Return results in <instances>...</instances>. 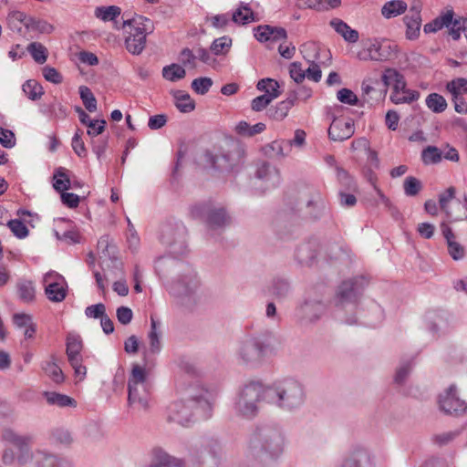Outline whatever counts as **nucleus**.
<instances>
[{"mask_svg":"<svg viewBox=\"0 0 467 467\" xmlns=\"http://www.w3.org/2000/svg\"><path fill=\"white\" fill-rule=\"evenodd\" d=\"M213 397L198 385L189 386L182 397L167 408V419L171 422L185 426L196 419L207 420L213 411Z\"/></svg>","mask_w":467,"mask_h":467,"instance_id":"f257e3e1","label":"nucleus"},{"mask_svg":"<svg viewBox=\"0 0 467 467\" xmlns=\"http://www.w3.org/2000/svg\"><path fill=\"white\" fill-rule=\"evenodd\" d=\"M285 439L282 431L274 426L257 427L249 436L244 454L262 465L276 462L283 454Z\"/></svg>","mask_w":467,"mask_h":467,"instance_id":"f03ea898","label":"nucleus"},{"mask_svg":"<svg viewBox=\"0 0 467 467\" xmlns=\"http://www.w3.org/2000/svg\"><path fill=\"white\" fill-rule=\"evenodd\" d=\"M306 399L304 385L293 378H285L265 386V401L282 410H296L304 405Z\"/></svg>","mask_w":467,"mask_h":467,"instance_id":"7ed1b4c3","label":"nucleus"},{"mask_svg":"<svg viewBox=\"0 0 467 467\" xmlns=\"http://www.w3.org/2000/svg\"><path fill=\"white\" fill-rule=\"evenodd\" d=\"M368 282L363 276L343 281L334 297L335 316L348 325L357 323L354 312Z\"/></svg>","mask_w":467,"mask_h":467,"instance_id":"20e7f679","label":"nucleus"},{"mask_svg":"<svg viewBox=\"0 0 467 467\" xmlns=\"http://www.w3.org/2000/svg\"><path fill=\"white\" fill-rule=\"evenodd\" d=\"M272 333L269 331L247 334L243 337L235 350L239 363L250 367L261 365L271 348Z\"/></svg>","mask_w":467,"mask_h":467,"instance_id":"39448f33","label":"nucleus"},{"mask_svg":"<svg viewBox=\"0 0 467 467\" xmlns=\"http://www.w3.org/2000/svg\"><path fill=\"white\" fill-rule=\"evenodd\" d=\"M265 387L258 382H250L242 387L234 400L233 410L238 417L252 420L257 416L260 402L265 401Z\"/></svg>","mask_w":467,"mask_h":467,"instance_id":"423d86ee","label":"nucleus"},{"mask_svg":"<svg viewBox=\"0 0 467 467\" xmlns=\"http://www.w3.org/2000/svg\"><path fill=\"white\" fill-rule=\"evenodd\" d=\"M150 400V385L143 368L135 365L128 382V405L138 410L147 411Z\"/></svg>","mask_w":467,"mask_h":467,"instance_id":"0eeeda50","label":"nucleus"},{"mask_svg":"<svg viewBox=\"0 0 467 467\" xmlns=\"http://www.w3.org/2000/svg\"><path fill=\"white\" fill-rule=\"evenodd\" d=\"M150 23L149 18L143 16L123 21L122 28L128 34L125 46L130 54L140 55L144 50L147 31L150 29L148 24Z\"/></svg>","mask_w":467,"mask_h":467,"instance_id":"6e6552de","label":"nucleus"},{"mask_svg":"<svg viewBox=\"0 0 467 467\" xmlns=\"http://www.w3.org/2000/svg\"><path fill=\"white\" fill-rule=\"evenodd\" d=\"M199 280L194 271L188 269L187 273L178 276L170 285V293L178 298L182 305L187 306L195 303Z\"/></svg>","mask_w":467,"mask_h":467,"instance_id":"1a4fd4ad","label":"nucleus"},{"mask_svg":"<svg viewBox=\"0 0 467 467\" xmlns=\"http://www.w3.org/2000/svg\"><path fill=\"white\" fill-rule=\"evenodd\" d=\"M187 230L182 223L165 224L161 228V241L175 257L187 253Z\"/></svg>","mask_w":467,"mask_h":467,"instance_id":"9d476101","label":"nucleus"},{"mask_svg":"<svg viewBox=\"0 0 467 467\" xmlns=\"http://www.w3.org/2000/svg\"><path fill=\"white\" fill-rule=\"evenodd\" d=\"M192 218L203 220L210 231L224 228L230 218L223 208H213L209 203H199L191 208Z\"/></svg>","mask_w":467,"mask_h":467,"instance_id":"9b49d317","label":"nucleus"},{"mask_svg":"<svg viewBox=\"0 0 467 467\" xmlns=\"http://www.w3.org/2000/svg\"><path fill=\"white\" fill-rule=\"evenodd\" d=\"M327 305L320 299L306 297L295 311L296 322L302 327L316 324L326 314Z\"/></svg>","mask_w":467,"mask_h":467,"instance_id":"f8f14e48","label":"nucleus"},{"mask_svg":"<svg viewBox=\"0 0 467 467\" xmlns=\"http://www.w3.org/2000/svg\"><path fill=\"white\" fill-rule=\"evenodd\" d=\"M66 353L68 362L75 370V374L81 379L86 376L87 368L82 365L81 350L83 348L82 338L77 334H68L66 343Z\"/></svg>","mask_w":467,"mask_h":467,"instance_id":"ddd939ff","label":"nucleus"},{"mask_svg":"<svg viewBox=\"0 0 467 467\" xmlns=\"http://www.w3.org/2000/svg\"><path fill=\"white\" fill-rule=\"evenodd\" d=\"M370 58L377 62H385L395 57L398 53V46L386 39L369 40Z\"/></svg>","mask_w":467,"mask_h":467,"instance_id":"4468645a","label":"nucleus"},{"mask_svg":"<svg viewBox=\"0 0 467 467\" xmlns=\"http://www.w3.org/2000/svg\"><path fill=\"white\" fill-rule=\"evenodd\" d=\"M255 177L267 190L277 187L281 181L279 171L267 161L257 163Z\"/></svg>","mask_w":467,"mask_h":467,"instance_id":"2eb2a0df","label":"nucleus"},{"mask_svg":"<svg viewBox=\"0 0 467 467\" xmlns=\"http://www.w3.org/2000/svg\"><path fill=\"white\" fill-rule=\"evenodd\" d=\"M338 467H374L370 452L363 447H354Z\"/></svg>","mask_w":467,"mask_h":467,"instance_id":"dca6fc26","label":"nucleus"},{"mask_svg":"<svg viewBox=\"0 0 467 467\" xmlns=\"http://www.w3.org/2000/svg\"><path fill=\"white\" fill-rule=\"evenodd\" d=\"M439 404L441 410L448 414H457L465 411L467 409V404L457 397L453 386H451L444 394L440 396Z\"/></svg>","mask_w":467,"mask_h":467,"instance_id":"f3484780","label":"nucleus"},{"mask_svg":"<svg viewBox=\"0 0 467 467\" xmlns=\"http://www.w3.org/2000/svg\"><path fill=\"white\" fill-rule=\"evenodd\" d=\"M355 132L352 119L335 118L328 128V137L334 141H343L349 139Z\"/></svg>","mask_w":467,"mask_h":467,"instance_id":"a211bd4d","label":"nucleus"},{"mask_svg":"<svg viewBox=\"0 0 467 467\" xmlns=\"http://www.w3.org/2000/svg\"><path fill=\"white\" fill-rule=\"evenodd\" d=\"M254 37L259 42H276L286 39L287 33L283 27L264 25L254 28Z\"/></svg>","mask_w":467,"mask_h":467,"instance_id":"6ab92c4d","label":"nucleus"},{"mask_svg":"<svg viewBox=\"0 0 467 467\" xmlns=\"http://www.w3.org/2000/svg\"><path fill=\"white\" fill-rule=\"evenodd\" d=\"M406 25V36L410 40L416 39L420 35L421 26L420 9L417 5H413L409 14L404 16Z\"/></svg>","mask_w":467,"mask_h":467,"instance_id":"aec40b11","label":"nucleus"},{"mask_svg":"<svg viewBox=\"0 0 467 467\" xmlns=\"http://www.w3.org/2000/svg\"><path fill=\"white\" fill-rule=\"evenodd\" d=\"M292 150V141L285 140H276L263 147L264 154L271 159L284 158L287 156Z\"/></svg>","mask_w":467,"mask_h":467,"instance_id":"412c9836","label":"nucleus"},{"mask_svg":"<svg viewBox=\"0 0 467 467\" xmlns=\"http://www.w3.org/2000/svg\"><path fill=\"white\" fill-rule=\"evenodd\" d=\"M306 208L311 218L319 219L327 210L326 200L319 192L315 191L306 202Z\"/></svg>","mask_w":467,"mask_h":467,"instance_id":"4be33fe9","label":"nucleus"},{"mask_svg":"<svg viewBox=\"0 0 467 467\" xmlns=\"http://www.w3.org/2000/svg\"><path fill=\"white\" fill-rule=\"evenodd\" d=\"M330 26L340 35L346 42L356 43L359 34L356 29L351 28L346 22L339 18H333L329 22Z\"/></svg>","mask_w":467,"mask_h":467,"instance_id":"5701e85b","label":"nucleus"},{"mask_svg":"<svg viewBox=\"0 0 467 467\" xmlns=\"http://www.w3.org/2000/svg\"><path fill=\"white\" fill-rule=\"evenodd\" d=\"M161 323L157 321L153 317H150V330L149 332V352L155 355L159 354L161 349Z\"/></svg>","mask_w":467,"mask_h":467,"instance_id":"b1692460","label":"nucleus"},{"mask_svg":"<svg viewBox=\"0 0 467 467\" xmlns=\"http://www.w3.org/2000/svg\"><path fill=\"white\" fill-rule=\"evenodd\" d=\"M45 294L51 302H62L67 294V283L66 280L57 284H48L45 287Z\"/></svg>","mask_w":467,"mask_h":467,"instance_id":"393cba45","label":"nucleus"},{"mask_svg":"<svg viewBox=\"0 0 467 467\" xmlns=\"http://www.w3.org/2000/svg\"><path fill=\"white\" fill-rule=\"evenodd\" d=\"M68 173L69 171L64 167H58L55 170L53 187L57 192H63L72 188V182Z\"/></svg>","mask_w":467,"mask_h":467,"instance_id":"a878e982","label":"nucleus"},{"mask_svg":"<svg viewBox=\"0 0 467 467\" xmlns=\"http://www.w3.org/2000/svg\"><path fill=\"white\" fill-rule=\"evenodd\" d=\"M408 9V5L403 0H390L386 2L381 8V15L387 19L402 15Z\"/></svg>","mask_w":467,"mask_h":467,"instance_id":"bb28decb","label":"nucleus"},{"mask_svg":"<svg viewBox=\"0 0 467 467\" xmlns=\"http://www.w3.org/2000/svg\"><path fill=\"white\" fill-rule=\"evenodd\" d=\"M292 99L288 97L275 106H272L266 110V115L269 119L274 120H283L288 114L290 109L293 107Z\"/></svg>","mask_w":467,"mask_h":467,"instance_id":"cd10ccee","label":"nucleus"},{"mask_svg":"<svg viewBox=\"0 0 467 467\" xmlns=\"http://www.w3.org/2000/svg\"><path fill=\"white\" fill-rule=\"evenodd\" d=\"M43 396L47 400V403L52 406H57L60 408L77 406V401L66 394H61L55 391H45Z\"/></svg>","mask_w":467,"mask_h":467,"instance_id":"c85d7f7f","label":"nucleus"},{"mask_svg":"<svg viewBox=\"0 0 467 467\" xmlns=\"http://www.w3.org/2000/svg\"><path fill=\"white\" fill-rule=\"evenodd\" d=\"M29 18L24 12L18 10L10 11L6 16V23L10 30L21 33L22 28L26 29L27 19Z\"/></svg>","mask_w":467,"mask_h":467,"instance_id":"c756f323","label":"nucleus"},{"mask_svg":"<svg viewBox=\"0 0 467 467\" xmlns=\"http://www.w3.org/2000/svg\"><path fill=\"white\" fill-rule=\"evenodd\" d=\"M454 16L453 10H448L446 13L439 16L431 22L424 26L425 33H435L443 27H450L451 19Z\"/></svg>","mask_w":467,"mask_h":467,"instance_id":"7c9ffc66","label":"nucleus"},{"mask_svg":"<svg viewBox=\"0 0 467 467\" xmlns=\"http://www.w3.org/2000/svg\"><path fill=\"white\" fill-rule=\"evenodd\" d=\"M174 99L175 106L182 113H189L195 109V102L191 96L182 90H173L171 92Z\"/></svg>","mask_w":467,"mask_h":467,"instance_id":"2f4dec72","label":"nucleus"},{"mask_svg":"<svg viewBox=\"0 0 467 467\" xmlns=\"http://www.w3.org/2000/svg\"><path fill=\"white\" fill-rule=\"evenodd\" d=\"M279 88V83L275 79L270 78H262L256 84V88L264 92V95H268L272 100L277 99L281 95Z\"/></svg>","mask_w":467,"mask_h":467,"instance_id":"473e14b6","label":"nucleus"},{"mask_svg":"<svg viewBox=\"0 0 467 467\" xmlns=\"http://www.w3.org/2000/svg\"><path fill=\"white\" fill-rule=\"evenodd\" d=\"M266 126L263 122H258L254 125H250L248 122L242 120L235 126V131L237 134L244 137H253L256 134H260L265 131Z\"/></svg>","mask_w":467,"mask_h":467,"instance_id":"72a5a7b5","label":"nucleus"},{"mask_svg":"<svg viewBox=\"0 0 467 467\" xmlns=\"http://www.w3.org/2000/svg\"><path fill=\"white\" fill-rule=\"evenodd\" d=\"M232 19L236 24L246 25L255 20L254 13L248 4L241 3L240 6L233 13Z\"/></svg>","mask_w":467,"mask_h":467,"instance_id":"f704fd0d","label":"nucleus"},{"mask_svg":"<svg viewBox=\"0 0 467 467\" xmlns=\"http://www.w3.org/2000/svg\"><path fill=\"white\" fill-rule=\"evenodd\" d=\"M16 286L20 300L25 303H31L35 300L36 289L33 282L29 280H20L17 282Z\"/></svg>","mask_w":467,"mask_h":467,"instance_id":"c9c22d12","label":"nucleus"},{"mask_svg":"<svg viewBox=\"0 0 467 467\" xmlns=\"http://www.w3.org/2000/svg\"><path fill=\"white\" fill-rule=\"evenodd\" d=\"M28 441V438L22 436H15L13 439V442L20 450V454L17 456V462L20 465L26 464L33 458V454L27 446Z\"/></svg>","mask_w":467,"mask_h":467,"instance_id":"e433bc0d","label":"nucleus"},{"mask_svg":"<svg viewBox=\"0 0 467 467\" xmlns=\"http://www.w3.org/2000/svg\"><path fill=\"white\" fill-rule=\"evenodd\" d=\"M52 361H45L42 364V369L52 381L57 384L62 383L65 379L63 371L56 363L55 358L52 357Z\"/></svg>","mask_w":467,"mask_h":467,"instance_id":"4c0bfd02","label":"nucleus"},{"mask_svg":"<svg viewBox=\"0 0 467 467\" xmlns=\"http://www.w3.org/2000/svg\"><path fill=\"white\" fill-rule=\"evenodd\" d=\"M26 31L39 34H50L54 30V26L43 19L29 16L26 20Z\"/></svg>","mask_w":467,"mask_h":467,"instance_id":"58836bf2","label":"nucleus"},{"mask_svg":"<svg viewBox=\"0 0 467 467\" xmlns=\"http://www.w3.org/2000/svg\"><path fill=\"white\" fill-rule=\"evenodd\" d=\"M425 103L427 108L433 113H441L447 109V101L443 96L439 93H431L426 97Z\"/></svg>","mask_w":467,"mask_h":467,"instance_id":"ea45409f","label":"nucleus"},{"mask_svg":"<svg viewBox=\"0 0 467 467\" xmlns=\"http://www.w3.org/2000/svg\"><path fill=\"white\" fill-rule=\"evenodd\" d=\"M296 257L301 265H311L317 257V252L312 244H305L297 248Z\"/></svg>","mask_w":467,"mask_h":467,"instance_id":"a19ab883","label":"nucleus"},{"mask_svg":"<svg viewBox=\"0 0 467 467\" xmlns=\"http://www.w3.org/2000/svg\"><path fill=\"white\" fill-rule=\"evenodd\" d=\"M40 110L44 115L57 119H64L67 115V109L56 99L49 104L42 105Z\"/></svg>","mask_w":467,"mask_h":467,"instance_id":"79ce46f5","label":"nucleus"},{"mask_svg":"<svg viewBox=\"0 0 467 467\" xmlns=\"http://www.w3.org/2000/svg\"><path fill=\"white\" fill-rule=\"evenodd\" d=\"M420 92L413 89H404L400 92H393L390 100L395 104L411 103L420 99Z\"/></svg>","mask_w":467,"mask_h":467,"instance_id":"37998d69","label":"nucleus"},{"mask_svg":"<svg viewBox=\"0 0 467 467\" xmlns=\"http://www.w3.org/2000/svg\"><path fill=\"white\" fill-rule=\"evenodd\" d=\"M121 13L117 5L99 6L95 9V16L104 22L114 21Z\"/></svg>","mask_w":467,"mask_h":467,"instance_id":"c03bdc74","label":"nucleus"},{"mask_svg":"<svg viewBox=\"0 0 467 467\" xmlns=\"http://www.w3.org/2000/svg\"><path fill=\"white\" fill-rule=\"evenodd\" d=\"M185 75V69L178 64L173 63L162 68V77L171 82L183 78Z\"/></svg>","mask_w":467,"mask_h":467,"instance_id":"a18cd8bd","label":"nucleus"},{"mask_svg":"<svg viewBox=\"0 0 467 467\" xmlns=\"http://www.w3.org/2000/svg\"><path fill=\"white\" fill-rule=\"evenodd\" d=\"M442 159V151L436 146H427L421 151V161L424 164H436Z\"/></svg>","mask_w":467,"mask_h":467,"instance_id":"49530a36","label":"nucleus"},{"mask_svg":"<svg viewBox=\"0 0 467 467\" xmlns=\"http://www.w3.org/2000/svg\"><path fill=\"white\" fill-rule=\"evenodd\" d=\"M22 89L27 98L31 100L39 99L44 94L42 86L34 79L26 81L22 86Z\"/></svg>","mask_w":467,"mask_h":467,"instance_id":"de8ad7c7","label":"nucleus"},{"mask_svg":"<svg viewBox=\"0 0 467 467\" xmlns=\"http://www.w3.org/2000/svg\"><path fill=\"white\" fill-rule=\"evenodd\" d=\"M456 190L454 187H449L444 192L439 195V206L445 213L448 219L452 218V213L449 208V202L454 199Z\"/></svg>","mask_w":467,"mask_h":467,"instance_id":"09e8293b","label":"nucleus"},{"mask_svg":"<svg viewBox=\"0 0 467 467\" xmlns=\"http://www.w3.org/2000/svg\"><path fill=\"white\" fill-rule=\"evenodd\" d=\"M27 51L33 59L38 64H44L47 59V49L38 42H32L27 47Z\"/></svg>","mask_w":467,"mask_h":467,"instance_id":"8fccbe9b","label":"nucleus"},{"mask_svg":"<svg viewBox=\"0 0 467 467\" xmlns=\"http://www.w3.org/2000/svg\"><path fill=\"white\" fill-rule=\"evenodd\" d=\"M270 293L278 299L285 298L290 292V285L284 279H276L273 281L269 288Z\"/></svg>","mask_w":467,"mask_h":467,"instance_id":"3c124183","label":"nucleus"},{"mask_svg":"<svg viewBox=\"0 0 467 467\" xmlns=\"http://www.w3.org/2000/svg\"><path fill=\"white\" fill-rule=\"evenodd\" d=\"M79 96L85 108L89 112H94L97 110V99L89 88L87 86H80Z\"/></svg>","mask_w":467,"mask_h":467,"instance_id":"603ef678","label":"nucleus"},{"mask_svg":"<svg viewBox=\"0 0 467 467\" xmlns=\"http://www.w3.org/2000/svg\"><path fill=\"white\" fill-rule=\"evenodd\" d=\"M444 324L446 322L441 315H436L434 317H428L427 327L435 337H440L441 334L446 333V329L442 327Z\"/></svg>","mask_w":467,"mask_h":467,"instance_id":"864d4df0","label":"nucleus"},{"mask_svg":"<svg viewBox=\"0 0 467 467\" xmlns=\"http://www.w3.org/2000/svg\"><path fill=\"white\" fill-rule=\"evenodd\" d=\"M422 189V184L419 179L409 176L404 180L403 190L406 196H416Z\"/></svg>","mask_w":467,"mask_h":467,"instance_id":"5fc2aeb1","label":"nucleus"},{"mask_svg":"<svg viewBox=\"0 0 467 467\" xmlns=\"http://www.w3.org/2000/svg\"><path fill=\"white\" fill-rule=\"evenodd\" d=\"M231 46L232 38L227 36H223L214 39L210 48L214 55L218 56L227 53Z\"/></svg>","mask_w":467,"mask_h":467,"instance_id":"6e6d98bb","label":"nucleus"},{"mask_svg":"<svg viewBox=\"0 0 467 467\" xmlns=\"http://www.w3.org/2000/svg\"><path fill=\"white\" fill-rule=\"evenodd\" d=\"M446 90L450 94H467V78H457L447 82Z\"/></svg>","mask_w":467,"mask_h":467,"instance_id":"4d7b16f0","label":"nucleus"},{"mask_svg":"<svg viewBox=\"0 0 467 467\" xmlns=\"http://www.w3.org/2000/svg\"><path fill=\"white\" fill-rule=\"evenodd\" d=\"M467 19L463 17H457L451 19V24L449 28V35L454 39L458 40L461 37V32L466 30Z\"/></svg>","mask_w":467,"mask_h":467,"instance_id":"13d9d810","label":"nucleus"},{"mask_svg":"<svg viewBox=\"0 0 467 467\" xmlns=\"http://www.w3.org/2000/svg\"><path fill=\"white\" fill-rule=\"evenodd\" d=\"M212 86L213 80L208 77L197 78L192 82V88L200 95L206 94Z\"/></svg>","mask_w":467,"mask_h":467,"instance_id":"bf43d9fd","label":"nucleus"},{"mask_svg":"<svg viewBox=\"0 0 467 467\" xmlns=\"http://www.w3.org/2000/svg\"><path fill=\"white\" fill-rule=\"evenodd\" d=\"M206 157L214 169L223 170L231 166L229 156L226 154L213 155L212 153H207Z\"/></svg>","mask_w":467,"mask_h":467,"instance_id":"052dcab7","label":"nucleus"},{"mask_svg":"<svg viewBox=\"0 0 467 467\" xmlns=\"http://www.w3.org/2000/svg\"><path fill=\"white\" fill-rule=\"evenodd\" d=\"M7 226L14 234V235L19 239L26 238L29 234V231L26 224L19 219L10 220L7 223Z\"/></svg>","mask_w":467,"mask_h":467,"instance_id":"680f3d73","label":"nucleus"},{"mask_svg":"<svg viewBox=\"0 0 467 467\" xmlns=\"http://www.w3.org/2000/svg\"><path fill=\"white\" fill-rule=\"evenodd\" d=\"M35 457L36 467H56L57 462V458L55 455L44 451H37Z\"/></svg>","mask_w":467,"mask_h":467,"instance_id":"e2e57ef3","label":"nucleus"},{"mask_svg":"<svg viewBox=\"0 0 467 467\" xmlns=\"http://www.w3.org/2000/svg\"><path fill=\"white\" fill-rule=\"evenodd\" d=\"M312 96L311 88L301 86L296 89L292 90L288 93V98L292 99L293 105L296 104V101H306Z\"/></svg>","mask_w":467,"mask_h":467,"instance_id":"0e129e2a","label":"nucleus"},{"mask_svg":"<svg viewBox=\"0 0 467 467\" xmlns=\"http://www.w3.org/2000/svg\"><path fill=\"white\" fill-rule=\"evenodd\" d=\"M72 149L74 152L80 158L86 157L87 150L81 138V131L78 130L72 138Z\"/></svg>","mask_w":467,"mask_h":467,"instance_id":"69168bd1","label":"nucleus"},{"mask_svg":"<svg viewBox=\"0 0 467 467\" xmlns=\"http://www.w3.org/2000/svg\"><path fill=\"white\" fill-rule=\"evenodd\" d=\"M52 437L56 441L64 445H69L73 441L70 431L63 428L55 429L52 431Z\"/></svg>","mask_w":467,"mask_h":467,"instance_id":"338daca9","label":"nucleus"},{"mask_svg":"<svg viewBox=\"0 0 467 467\" xmlns=\"http://www.w3.org/2000/svg\"><path fill=\"white\" fill-rule=\"evenodd\" d=\"M170 455L166 452L157 450L154 451V458L147 467H167Z\"/></svg>","mask_w":467,"mask_h":467,"instance_id":"774afa93","label":"nucleus"}]
</instances>
